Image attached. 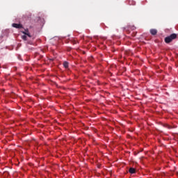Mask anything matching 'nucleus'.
I'll return each mask as SVG.
<instances>
[{"instance_id": "f257e3e1", "label": "nucleus", "mask_w": 178, "mask_h": 178, "mask_svg": "<svg viewBox=\"0 0 178 178\" xmlns=\"http://www.w3.org/2000/svg\"><path fill=\"white\" fill-rule=\"evenodd\" d=\"M177 38V35L176 33H172L170 36L165 38L164 41L166 44H169Z\"/></svg>"}, {"instance_id": "f03ea898", "label": "nucleus", "mask_w": 178, "mask_h": 178, "mask_svg": "<svg viewBox=\"0 0 178 178\" xmlns=\"http://www.w3.org/2000/svg\"><path fill=\"white\" fill-rule=\"evenodd\" d=\"M13 27H15V29H23V25L22 24H13Z\"/></svg>"}, {"instance_id": "7ed1b4c3", "label": "nucleus", "mask_w": 178, "mask_h": 178, "mask_svg": "<svg viewBox=\"0 0 178 178\" xmlns=\"http://www.w3.org/2000/svg\"><path fill=\"white\" fill-rule=\"evenodd\" d=\"M150 34H152V35H156L158 31L156 29H150Z\"/></svg>"}, {"instance_id": "20e7f679", "label": "nucleus", "mask_w": 178, "mask_h": 178, "mask_svg": "<svg viewBox=\"0 0 178 178\" xmlns=\"http://www.w3.org/2000/svg\"><path fill=\"white\" fill-rule=\"evenodd\" d=\"M129 172L131 173V175H134V173H136V169L134 168H130Z\"/></svg>"}, {"instance_id": "39448f33", "label": "nucleus", "mask_w": 178, "mask_h": 178, "mask_svg": "<svg viewBox=\"0 0 178 178\" xmlns=\"http://www.w3.org/2000/svg\"><path fill=\"white\" fill-rule=\"evenodd\" d=\"M63 66L65 67V69H67V67H69V63L67 61H65L63 63Z\"/></svg>"}, {"instance_id": "423d86ee", "label": "nucleus", "mask_w": 178, "mask_h": 178, "mask_svg": "<svg viewBox=\"0 0 178 178\" xmlns=\"http://www.w3.org/2000/svg\"><path fill=\"white\" fill-rule=\"evenodd\" d=\"M23 34H25V35H27L28 37H31L30 33H29V31H27L26 32H23Z\"/></svg>"}, {"instance_id": "0eeeda50", "label": "nucleus", "mask_w": 178, "mask_h": 178, "mask_svg": "<svg viewBox=\"0 0 178 178\" xmlns=\"http://www.w3.org/2000/svg\"><path fill=\"white\" fill-rule=\"evenodd\" d=\"M22 40H24V41L27 40V36H26V35H22Z\"/></svg>"}, {"instance_id": "6e6552de", "label": "nucleus", "mask_w": 178, "mask_h": 178, "mask_svg": "<svg viewBox=\"0 0 178 178\" xmlns=\"http://www.w3.org/2000/svg\"><path fill=\"white\" fill-rule=\"evenodd\" d=\"M129 5H136V1H129Z\"/></svg>"}, {"instance_id": "1a4fd4ad", "label": "nucleus", "mask_w": 178, "mask_h": 178, "mask_svg": "<svg viewBox=\"0 0 178 178\" xmlns=\"http://www.w3.org/2000/svg\"><path fill=\"white\" fill-rule=\"evenodd\" d=\"M168 129H170V126H168Z\"/></svg>"}, {"instance_id": "9d476101", "label": "nucleus", "mask_w": 178, "mask_h": 178, "mask_svg": "<svg viewBox=\"0 0 178 178\" xmlns=\"http://www.w3.org/2000/svg\"><path fill=\"white\" fill-rule=\"evenodd\" d=\"M115 1H118V0H114Z\"/></svg>"}]
</instances>
